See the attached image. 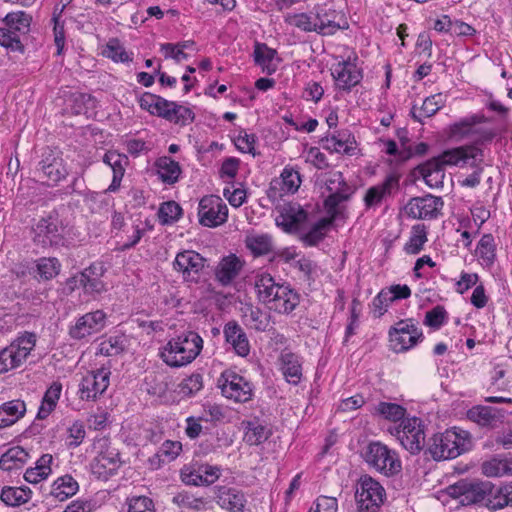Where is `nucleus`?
Wrapping results in <instances>:
<instances>
[{"instance_id": "1", "label": "nucleus", "mask_w": 512, "mask_h": 512, "mask_svg": "<svg viewBox=\"0 0 512 512\" xmlns=\"http://www.w3.org/2000/svg\"><path fill=\"white\" fill-rule=\"evenodd\" d=\"M203 340L198 333L187 331L172 338L160 351V357L170 367L190 364L200 354Z\"/></svg>"}, {"instance_id": "2", "label": "nucleus", "mask_w": 512, "mask_h": 512, "mask_svg": "<svg viewBox=\"0 0 512 512\" xmlns=\"http://www.w3.org/2000/svg\"><path fill=\"white\" fill-rule=\"evenodd\" d=\"M32 241L41 248L69 247V230L58 214L50 213L42 217L32 227Z\"/></svg>"}, {"instance_id": "3", "label": "nucleus", "mask_w": 512, "mask_h": 512, "mask_svg": "<svg viewBox=\"0 0 512 512\" xmlns=\"http://www.w3.org/2000/svg\"><path fill=\"white\" fill-rule=\"evenodd\" d=\"M471 441L466 431L455 428L434 435L428 451L434 460H446L458 457L470 447Z\"/></svg>"}, {"instance_id": "4", "label": "nucleus", "mask_w": 512, "mask_h": 512, "mask_svg": "<svg viewBox=\"0 0 512 512\" xmlns=\"http://www.w3.org/2000/svg\"><path fill=\"white\" fill-rule=\"evenodd\" d=\"M31 21L32 17L24 11L8 13L5 27L0 28V45L9 52L24 53L21 37L29 32Z\"/></svg>"}, {"instance_id": "5", "label": "nucleus", "mask_w": 512, "mask_h": 512, "mask_svg": "<svg viewBox=\"0 0 512 512\" xmlns=\"http://www.w3.org/2000/svg\"><path fill=\"white\" fill-rule=\"evenodd\" d=\"M447 493L464 506L486 504L494 495V485L489 481L460 480L447 488Z\"/></svg>"}, {"instance_id": "6", "label": "nucleus", "mask_w": 512, "mask_h": 512, "mask_svg": "<svg viewBox=\"0 0 512 512\" xmlns=\"http://www.w3.org/2000/svg\"><path fill=\"white\" fill-rule=\"evenodd\" d=\"M401 445L411 454L419 453L425 446V425L418 417H407L400 424L390 430Z\"/></svg>"}, {"instance_id": "7", "label": "nucleus", "mask_w": 512, "mask_h": 512, "mask_svg": "<svg viewBox=\"0 0 512 512\" xmlns=\"http://www.w3.org/2000/svg\"><path fill=\"white\" fill-rule=\"evenodd\" d=\"M366 462L381 474L391 477L402 470L397 453L381 442H371L365 453Z\"/></svg>"}, {"instance_id": "8", "label": "nucleus", "mask_w": 512, "mask_h": 512, "mask_svg": "<svg viewBox=\"0 0 512 512\" xmlns=\"http://www.w3.org/2000/svg\"><path fill=\"white\" fill-rule=\"evenodd\" d=\"M386 496L382 485L370 476L360 478L355 492L359 512H378Z\"/></svg>"}, {"instance_id": "9", "label": "nucleus", "mask_w": 512, "mask_h": 512, "mask_svg": "<svg viewBox=\"0 0 512 512\" xmlns=\"http://www.w3.org/2000/svg\"><path fill=\"white\" fill-rule=\"evenodd\" d=\"M93 447L98 455L91 463V471L98 479L107 480L120 467L119 453L109 448L106 437L97 438Z\"/></svg>"}, {"instance_id": "10", "label": "nucleus", "mask_w": 512, "mask_h": 512, "mask_svg": "<svg viewBox=\"0 0 512 512\" xmlns=\"http://www.w3.org/2000/svg\"><path fill=\"white\" fill-rule=\"evenodd\" d=\"M198 216L203 226L217 227L227 221L228 208L219 196H205L199 202Z\"/></svg>"}, {"instance_id": "11", "label": "nucleus", "mask_w": 512, "mask_h": 512, "mask_svg": "<svg viewBox=\"0 0 512 512\" xmlns=\"http://www.w3.org/2000/svg\"><path fill=\"white\" fill-rule=\"evenodd\" d=\"M219 382L222 394L236 402L245 403L252 399L253 388L249 381L232 371L222 373Z\"/></svg>"}, {"instance_id": "12", "label": "nucleus", "mask_w": 512, "mask_h": 512, "mask_svg": "<svg viewBox=\"0 0 512 512\" xmlns=\"http://www.w3.org/2000/svg\"><path fill=\"white\" fill-rule=\"evenodd\" d=\"M181 480L186 485L208 486L220 477V468L209 464H191L184 466L180 472Z\"/></svg>"}, {"instance_id": "13", "label": "nucleus", "mask_w": 512, "mask_h": 512, "mask_svg": "<svg viewBox=\"0 0 512 512\" xmlns=\"http://www.w3.org/2000/svg\"><path fill=\"white\" fill-rule=\"evenodd\" d=\"M482 150L475 145H463L443 151L435 159L442 165L457 166L470 164L476 166V161H482Z\"/></svg>"}, {"instance_id": "14", "label": "nucleus", "mask_w": 512, "mask_h": 512, "mask_svg": "<svg viewBox=\"0 0 512 512\" xmlns=\"http://www.w3.org/2000/svg\"><path fill=\"white\" fill-rule=\"evenodd\" d=\"M110 374V371L105 368L88 372L80 383V398L90 401L102 395L109 386Z\"/></svg>"}, {"instance_id": "15", "label": "nucleus", "mask_w": 512, "mask_h": 512, "mask_svg": "<svg viewBox=\"0 0 512 512\" xmlns=\"http://www.w3.org/2000/svg\"><path fill=\"white\" fill-rule=\"evenodd\" d=\"M443 205L441 197L428 194L424 197L412 198L405 206V211L414 219H433L438 216Z\"/></svg>"}, {"instance_id": "16", "label": "nucleus", "mask_w": 512, "mask_h": 512, "mask_svg": "<svg viewBox=\"0 0 512 512\" xmlns=\"http://www.w3.org/2000/svg\"><path fill=\"white\" fill-rule=\"evenodd\" d=\"M106 324V314L102 310L89 312L77 319L70 327L69 335L76 340H81L92 334L99 333Z\"/></svg>"}, {"instance_id": "17", "label": "nucleus", "mask_w": 512, "mask_h": 512, "mask_svg": "<svg viewBox=\"0 0 512 512\" xmlns=\"http://www.w3.org/2000/svg\"><path fill=\"white\" fill-rule=\"evenodd\" d=\"M356 58L354 61L349 57L347 60L333 65L331 74L339 89L350 91L358 85L363 78L362 70L357 67Z\"/></svg>"}, {"instance_id": "18", "label": "nucleus", "mask_w": 512, "mask_h": 512, "mask_svg": "<svg viewBox=\"0 0 512 512\" xmlns=\"http://www.w3.org/2000/svg\"><path fill=\"white\" fill-rule=\"evenodd\" d=\"M204 266L205 259L192 250L179 252L173 262L174 270L182 273L185 281H196Z\"/></svg>"}, {"instance_id": "19", "label": "nucleus", "mask_w": 512, "mask_h": 512, "mask_svg": "<svg viewBox=\"0 0 512 512\" xmlns=\"http://www.w3.org/2000/svg\"><path fill=\"white\" fill-rule=\"evenodd\" d=\"M399 180L400 176L392 173L383 182L368 188L363 198L366 209L379 207L393 191L399 189Z\"/></svg>"}, {"instance_id": "20", "label": "nucleus", "mask_w": 512, "mask_h": 512, "mask_svg": "<svg viewBox=\"0 0 512 512\" xmlns=\"http://www.w3.org/2000/svg\"><path fill=\"white\" fill-rule=\"evenodd\" d=\"M38 171H40L48 181L54 184L65 179L68 175L65 161L60 156V153L50 149L43 154V158L39 162Z\"/></svg>"}, {"instance_id": "21", "label": "nucleus", "mask_w": 512, "mask_h": 512, "mask_svg": "<svg viewBox=\"0 0 512 512\" xmlns=\"http://www.w3.org/2000/svg\"><path fill=\"white\" fill-rule=\"evenodd\" d=\"M106 268L102 262H94L85 268L79 276L70 279V283L79 282L86 293H101L105 290V285L101 277L105 274Z\"/></svg>"}, {"instance_id": "22", "label": "nucleus", "mask_w": 512, "mask_h": 512, "mask_svg": "<svg viewBox=\"0 0 512 512\" xmlns=\"http://www.w3.org/2000/svg\"><path fill=\"white\" fill-rule=\"evenodd\" d=\"M271 301L266 303L269 310L279 314L291 313L299 304L298 293L290 285L282 283L271 297Z\"/></svg>"}, {"instance_id": "23", "label": "nucleus", "mask_w": 512, "mask_h": 512, "mask_svg": "<svg viewBox=\"0 0 512 512\" xmlns=\"http://www.w3.org/2000/svg\"><path fill=\"white\" fill-rule=\"evenodd\" d=\"M466 415L470 421L481 427L495 428L504 422L506 411L491 406L475 405L467 411Z\"/></svg>"}, {"instance_id": "24", "label": "nucleus", "mask_w": 512, "mask_h": 512, "mask_svg": "<svg viewBox=\"0 0 512 512\" xmlns=\"http://www.w3.org/2000/svg\"><path fill=\"white\" fill-rule=\"evenodd\" d=\"M244 262L235 254H230L221 259L215 269L216 280L222 286L230 285L240 274Z\"/></svg>"}, {"instance_id": "25", "label": "nucleus", "mask_w": 512, "mask_h": 512, "mask_svg": "<svg viewBox=\"0 0 512 512\" xmlns=\"http://www.w3.org/2000/svg\"><path fill=\"white\" fill-rule=\"evenodd\" d=\"M487 121L488 119L482 113L464 117L448 127V137L456 141H461L479 132L474 128L475 125L486 123Z\"/></svg>"}, {"instance_id": "26", "label": "nucleus", "mask_w": 512, "mask_h": 512, "mask_svg": "<svg viewBox=\"0 0 512 512\" xmlns=\"http://www.w3.org/2000/svg\"><path fill=\"white\" fill-rule=\"evenodd\" d=\"M306 211L297 203L284 205L280 215L276 218V224L286 232L297 230L306 220Z\"/></svg>"}, {"instance_id": "27", "label": "nucleus", "mask_w": 512, "mask_h": 512, "mask_svg": "<svg viewBox=\"0 0 512 512\" xmlns=\"http://www.w3.org/2000/svg\"><path fill=\"white\" fill-rule=\"evenodd\" d=\"M314 17L317 25L316 32L319 34L333 35L340 29V24L337 22L339 13L326 4L315 7Z\"/></svg>"}, {"instance_id": "28", "label": "nucleus", "mask_w": 512, "mask_h": 512, "mask_svg": "<svg viewBox=\"0 0 512 512\" xmlns=\"http://www.w3.org/2000/svg\"><path fill=\"white\" fill-rule=\"evenodd\" d=\"M321 143L323 148L330 152L351 155L355 150L356 142L349 131L342 130L322 138Z\"/></svg>"}, {"instance_id": "29", "label": "nucleus", "mask_w": 512, "mask_h": 512, "mask_svg": "<svg viewBox=\"0 0 512 512\" xmlns=\"http://www.w3.org/2000/svg\"><path fill=\"white\" fill-rule=\"evenodd\" d=\"M168 104L159 112V117L180 126L189 125L194 121L195 114L189 107L169 100Z\"/></svg>"}, {"instance_id": "30", "label": "nucleus", "mask_w": 512, "mask_h": 512, "mask_svg": "<svg viewBox=\"0 0 512 512\" xmlns=\"http://www.w3.org/2000/svg\"><path fill=\"white\" fill-rule=\"evenodd\" d=\"M224 335L227 343L231 344L235 352L245 357L250 352V345L243 329L236 322H228L224 327Z\"/></svg>"}, {"instance_id": "31", "label": "nucleus", "mask_w": 512, "mask_h": 512, "mask_svg": "<svg viewBox=\"0 0 512 512\" xmlns=\"http://www.w3.org/2000/svg\"><path fill=\"white\" fill-rule=\"evenodd\" d=\"M217 503L230 512H242L246 505V498L244 493L236 488L221 487L217 495Z\"/></svg>"}, {"instance_id": "32", "label": "nucleus", "mask_w": 512, "mask_h": 512, "mask_svg": "<svg viewBox=\"0 0 512 512\" xmlns=\"http://www.w3.org/2000/svg\"><path fill=\"white\" fill-rule=\"evenodd\" d=\"M282 283L276 282L274 277L267 272H258L254 277V288L258 301L264 305L271 301L275 290Z\"/></svg>"}, {"instance_id": "33", "label": "nucleus", "mask_w": 512, "mask_h": 512, "mask_svg": "<svg viewBox=\"0 0 512 512\" xmlns=\"http://www.w3.org/2000/svg\"><path fill=\"white\" fill-rule=\"evenodd\" d=\"M416 170L423 177L425 183L431 188L443 186L445 177L444 166H442L435 157L419 165Z\"/></svg>"}, {"instance_id": "34", "label": "nucleus", "mask_w": 512, "mask_h": 512, "mask_svg": "<svg viewBox=\"0 0 512 512\" xmlns=\"http://www.w3.org/2000/svg\"><path fill=\"white\" fill-rule=\"evenodd\" d=\"M242 318L247 326L256 331H266L270 324L269 314L250 303L241 308Z\"/></svg>"}, {"instance_id": "35", "label": "nucleus", "mask_w": 512, "mask_h": 512, "mask_svg": "<svg viewBox=\"0 0 512 512\" xmlns=\"http://www.w3.org/2000/svg\"><path fill=\"white\" fill-rule=\"evenodd\" d=\"M79 490L78 482L71 475L58 477L51 485L50 496L58 501H65Z\"/></svg>"}, {"instance_id": "36", "label": "nucleus", "mask_w": 512, "mask_h": 512, "mask_svg": "<svg viewBox=\"0 0 512 512\" xmlns=\"http://www.w3.org/2000/svg\"><path fill=\"white\" fill-rule=\"evenodd\" d=\"M157 174L163 183L172 185L176 183L181 174L179 163L171 157L162 156L155 162Z\"/></svg>"}, {"instance_id": "37", "label": "nucleus", "mask_w": 512, "mask_h": 512, "mask_svg": "<svg viewBox=\"0 0 512 512\" xmlns=\"http://www.w3.org/2000/svg\"><path fill=\"white\" fill-rule=\"evenodd\" d=\"M281 369L286 380L297 385L301 381L302 366L299 357L292 352H282L280 356Z\"/></svg>"}, {"instance_id": "38", "label": "nucleus", "mask_w": 512, "mask_h": 512, "mask_svg": "<svg viewBox=\"0 0 512 512\" xmlns=\"http://www.w3.org/2000/svg\"><path fill=\"white\" fill-rule=\"evenodd\" d=\"M26 412V405L22 400L8 401L0 406V429L16 423Z\"/></svg>"}, {"instance_id": "39", "label": "nucleus", "mask_w": 512, "mask_h": 512, "mask_svg": "<svg viewBox=\"0 0 512 512\" xmlns=\"http://www.w3.org/2000/svg\"><path fill=\"white\" fill-rule=\"evenodd\" d=\"M406 412V408L402 405L384 401L374 405L371 410L372 415L390 422H398L406 419Z\"/></svg>"}, {"instance_id": "40", "label": "nucleus", "mask_w": 512, "mask_h": 512, "mask_svg": "<svg viewBox=\"0 0 512 512\" xmlns=\"http://www.w3.org/2000/svg\"><path fill=\"white\" fill-rule=\"evenodd\" d=\"M28 456L24 448L20 446L11 447L0 457V469L4 471L20 469L27 462Z\"/></svg>"}, {"instance_id": "41", "label": "nucleus", "mask_w": 512, "mask_h": 512, "mask_svg": "<svg viewBox=\"0 0 512 512\" xmlns=\"http://www.w3.org/2000/svg\"><path fill=\"white\" fill-rule=\"evenodd\" d=\"M276 50L269 48L264 43H256L254 47V61L261 66L263 72L273 74L277 70V64L273 62Z\"/></svg>"}, {"instance_id": "42", "label": "nucleus", "mask_w": 512, "mask_h": 512, "mask_svg": "<svg viewBox=\"0 0 512 512\" xmlns=\"http://www.w3.org/2000/svg\"><path fill=\"white\" fill-rule=\"evenodd\" d=\"M52 455L44 454L36 462V466L26 470L24 478L27 482L36 484L46 479L52 472Z\"/></svg>"}, {"instance_id": "43", "label": "nucleus", "mask_w": 512, "mask_h": 512, "mask_svg": "<svg viewBox=\"0 0 512 512\" xmlns=\"http://www.w3.org/2000/svg\"><path fill=\"white\" fill-rule=\"evenodd\" d=\"M245 245L254 257L268 255L273 251V239L268 234H255L247 236Z\"/></svg>"}, {"instance_id": "44", "label": "nucleus", "mask_w": 512, "mask_h": 512, "mask_svg": "<svg viewBox=\"0 0 512 512\" xmlns=\"http://www.w3.org/2000/svg\"><path fill=\"white\" fill-rule=\"evenodd\" d=\"M271 436V430L257 421L246 423L243 440L248 445H260Z\"/></svg>"}, {"instance_id": "45", "label": "nucleus", "mask_w": 512, "mask_h": 512, "mask_svg": "<svg viewBox=\"0 0 512 512\" xmlns=\"http://www.w3.org/2000/svg\"><path fill=\"white\" fill-rule=\"evenodd\" d=\"M103 161L109 165L113 171V179L109 186V191H116L120 186L125 171L122 164L124 157L115 151H109L104 155Z\"/></svg>"}, {"instance_id": "46", "label": "nucleus", "mask_w": 512, "mask_h": 512, "mask_svg": "<svg viewBox=\"0 0 512 512\" xmlns=\"http://www.w3.org/2000/svg\"><path fill=\"white\" fill-rule=\"evenodd\" d=\"M31 490L23 487H4L0 499L11 507L20 506L31 499Z\"/></svg>"}, {"instance_id": "47", "label": "nucleus", "mask_w": 512, "mask_h": 512, "mask_svg": "<svg viewBox=\"0 0 512 512\" xmlns=\"http://www.w3.org/2000/svg\"><path fill=\"white\" fill-rule=\"evenodd\" d=\"M476 253L481 260V264L490 267L496 259V245L492 234H484L478 245Z\"/></svg>"}, {"instance_id": "48", "label": "nucleus", "mask_w": 512, "mask_h": 512, "mask_svg": "<svg viewBox=\"0 0 512 512\" xmlns=\"http://www.w3.org/2000/svg\"><path fill=\"white\" fill-rule=\"evenodd\" d=\"M62 385L54 382L45 392L42 404L39 408L37 417L39 419L46 418L56 407L57 401L60 398Z\"/></svg>"}, {"instance_id": "49", "label": "nucleus", "mask_w": 512, "mask_h": 512, "mask_svg": "<svg viewBox=\"0 0 512 512\" xmlns=\"http://www.w3.org/2000/svg\"><path fill=\"white\" fill-rule=\"evenodd\" d=\"M508 505H512V482L500 488H494V495L492 499H489L486 507L496 511Z\"/></svg>"}, {"instance_id": "50", "label": "nucleus", "mask_w": 512, "mask_h": 512, "mask_svg": "<svg viewBox=\"0 0 512 512\" xmlns=\"http://www.w3.org/2000/svg\"><path fill=\"white\" fill-rule=\"evenodd\" d=\"M426 241V227L422 224L414 225L412 227L411 236L404 246V250L408 254H418Z\"/></svg>"}, {"instance_id": "51", "label": "nucleus", "mask_w": 512, "mask_h": 512, "mask_svg": "<svg viewBox=\"0 0 512 512\" xmlns=\"http://www.w3.org/2000/svg\"><path fill=\"white\" fill-rule=\"evenodd\" d=\"M443 106V100L441 94H436L427 97L420 108V114L415 113V107L411 110L413 119L417 122H422L421 117H431L437 113V111Z\"/></svg>"}, {"instance_id": "52", "label": "nucleus", "mask_w": 512, "mask_h": 512, "mask_svg": "<svg viewBox=\"0 0 512 512\" xmlns=\"http://www.w3.org/2000/svg\"><path fill=\"white\" fill-rule=\"evenodd\" d=\"M139 105L151 115L159 117V112H162V109L169 104L168 100L163 97L145 92L139 99Z\"/></svg>"}, {"instance_id": "53", "label": "nucleus", "mask_w": 512, "mask_h": 512, "mask_svg": "<svg viewBox=\"0 0 512 512\" xmlns=\"http://www.w3.org/2000/svg\"><path fill=\"white\" fill-rule=\"evenodd\" d=\"M182 215V208L175 201L164 202L158 210L159 222L168 225L176 222Z\"/></svg>"}, {"instance_id": "54", "label": "nucleus", "mask_w": 512, "mask_h": 512, "mask_svg": "<svg viewBox=\"0 0 512 512\" xmlns=\"http://www.w3.org/2000/svg\"><path fill=\"white\" fill-rule=\"evenodd\" d=\"M61 264L57 258L54 257H43L37 260L36 268L37 272L43 280H50L57 276L60 272Z\"/></svg>"}, {"instance_id": "55", "label": "nucleus", "mask_w": 512, "mask_h": 512, "mask_svg": "<svg viewBox=\"0 0 512 512\" xmlns=\"http://www.w3.org/2000/svg\"><path fill=\"white\" fill-rule=\"evenodd\" d=\"M390 336V342L392 349L396 353H401L409 350L410 348L414 347L418 341L422 338L420 336H414L409 334H399V333H393L389 332Z\"/></svg>"}, {"instance_id": "56", "label": "nucleus", "mask_w": 512, "mask_h": 512, "mask_svg": "<svg viewBox=\"0 0 512 512\" xmlns=\"http://www.w3.org/2000/svg\"><path fill=\"white\" fill-rule=\"evenodd\" d=\"M352 192H333L325 199L324 207L329 216L328 219L334 221L340 213V203L347 201Z\"/></svg>"}, {"instance_id": "57", "label": "nucleus", "mask_w": 512, "mask_h": 512, "mask_svg": "<svg viewBox=\"0 0 512 512\" xmlns=\"http://www.w3.org/2000/svg\"><path fill=\"white\" fill-rule=\"evenodd\" d=\"M282 187L286 193H295L301 185L300 173L293 167H285L281 173Z\"/></svg>"}, {"instance_id": "58", "label": "nucleus", "mask_w": 512, "mask_h": 512, "mask_svg": "<svg viewBox=\"0 0 512 512\" xmlns=\"http://www.w3.org/2000/svg\"><path fill=\"white\" fill-rule=\"evenodd\" d=\"M203 387V378L199 373H194L183 379L179 384V394L185 397H191L200 391Z\"/></svg>"}, {"instance_id": "59", "label": "nucleus", "mask_w": 512, "mask_h": 512, "mask_svg": "<svg viewBox=\"0 0 512 512\" xmlns=\"http://www.w3.org/2000/svg\"><path fill=\"white\" fill-rule=\"evenodd\" d=\"M124 342L123 336H111L100 343L99 352L105 356L118 355L124 350Z\"/></svg>"}, {"instance_id": "60", "label": "nucleus", "mask_w": 512, "mask_h": 512, "mask_svg": "<svg viewBox=\"0 0 512 512\" xmlns=\"http://www.w3.org/2000/svg\"><path fill=\"white\" fill-rule=\"evenodd\" d=\"M481 472L486 477L505 476L504 457L495 456L481 464Z\"/></svg>"}, {"instance_id": "61", "label": "nucleus", "mask_w": 512, "mask_h": 512, "mask_svg": "<svg viewBox=\"0 0 512 512\" xmlns=\"http://www.w3.org/2000/svg\"><path fill=\"white\" fill-rule=\"evenodd\" d=\"M105 55L112 59L115 62H129L131 61L130 55L124 49V47L119 43L117 39H111L106 47Z\"/></svg>"}, {"instance_id": "62", "label": "nucleus", "mask_w": 512, "mask_h": 512, "mask_svg": "<svg viewBox=\"0 0 512 512\" xmlns=\"http://www.w3.org/2000/svg\"><path fill=\"white\" fill-rule=\"evenodd\" d=\"M127 512H155L152 499L146 496H133L127 499Z\"/></svg>"}, {"instance_id": "63", "label": "nucleus", "mask_w": 512, "mask_h": 512, "mask_svg": "<svg viewBox=\"0 0 512 512\" xmlns=\"http://www.w3.org/2000/svg\"><path fill=\"white\" fill-rule=\"evenodd\" d=\"M67 432V445L69 448L78 447L86 436L85 427L81 421L73 422V424L68 428Z\"/></svg>"}, {"instance_id": "64", "label": "nucleus", "mask_w": 512, "mask_h": 512, "mask_svg": "<svg viewBox=\"0 0 512 512\" xmlns=\"http://www.w3.org/2000/svg\"><path fill=\"white\" fill-rule=\"evenodd\" d=\"M331 219L322 218L316 222L305 236V240L314 245L319 242L325 234V230L332 224Z\"/></svg>"}]
</instances>
